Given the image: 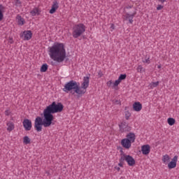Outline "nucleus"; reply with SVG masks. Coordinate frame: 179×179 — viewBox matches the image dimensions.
Masks as SVG:
<instances>
[{
    "label": "nucleus",
    "mask_w": 179,
    "mask_h": 179,
    "mask_svg": "<svg viewBox=\"0 0 179 179\" xmlns=\"http://www.w3.org/2000/svg\"><path fill=\"white\" fill-rule=\"evenodd\" d=\"M159 2H161L162 3H164V2H166V0H158Z\"/></svg>",
    "instance_id": "nucleus-38"
},
{
    "label": "nucleus",
    "mask_w": 179,
    "mask_h": 179,
    "mask_svg": "<svg viewBox=\"0 0 179 179\" xmlns=\"http://www.w3.org/2000/svg\"><path fill=\"white\" fill-rule=\"evenodd\" d=\"M141 152L143 155H149L150 153V145H144L141 147Z\"/></svg>",
    "instance_id": "nucleus-14"
},
{
    "label": "nucleus",
    "mask_w": 179,
    "mask_h": 179,
    "mask_svg": "<svg viewBox=\"0 0 179 179\" xmlns=\"http://www.w3.org/2000/svg\"><path fill=\"white\" fill-rule=\"evenodd\" d=\"M119 162H120V163L118 164V166L120 167H124V162H121V156H120V158L119 159Z\"/></svg>",
    "instance_id": "nucleus-31"
},
{
    "label": "nucleus",
    "mask_w": 179,
    "mask_h": 179,
    "mask_svg": "<svg viewBox=\"0 0 179 179\" xmlns=\"http://www.w3.org/2000/svg\"><path fill=\"white\" fill-rule=\"evenodd\" d=\"M14 2H15V6L19 8L22 6V1H20V0H15Z\"/></svg>",
    "instance_id": "nucleus-28"
},
{
    "label": "nucleus",
    "mask_w": 179,
    "mask_h": 179,
    "mask_svg": "<svg viewBox=\"0 0 179 179\" xmlns=\"http://www.w3.org/2000/svg\"><path fill=\"white\" fill-rule=\"evenodd\" d=\"M85 31L86 26H85V24L82 23L77 24L73 27L72 36L73 38H78V37H80Z\"/></svg>",
    "instance_id": "nucleus-5"
},
{
    "label": "nucleus",
    "mask_w": 179,
    "mask_h": 179,
    "mask_svg": "<svg viewBox=\"0 0 179 179\" xmlns=\"http://www.w3.org/2000/svg\"><path fill=\"white\" fill-rule=\"evenodd\" d=\"M115 104H121V102L120 101H118V100H116L115 101Z\"/></svg>",
    "instance_id": "nucleus-37"
},
{
    "label": "nucleus",
    "mask_w": 179,
    "mask_h": 179,
    "mask_svg": "<svg viewBox=\"0 0 179 179\" xmlns=\"http://www.w3.org/2000/svg\"><path fill=\"white\" fill-rule=\"evenodd\" d=\"M90 78L86 76L83 78V82L80 84L73 80H71L66 83L64 88L62 89L63 92L65 93H69L73 90L74 93L78 94V96H83L86 93V89L89 87Z\"/></svg>",
    "instance_id": "nucleus-1"
},
{
    "label": "nucleus",
    "mask_w": 179,
    "mask_h": 179,
    "mask_svg": "<svg viewBox=\"0 0 179 179\" xmlns=\"http://www.w3.org/2000/svg\"><path fill=\"white\" fill-rule=\"evenodd\" d=\"M99 78H101V76H103V73L99 72Z\"/></svg>",
    "instance_id": "nucleus-39"
},
{
    "label": "nucleus",
    "mask_w": 179,
    "mask_h": 179,
    "mask_svg": "<svg viewBox=\"0 0 179 179\" xmlns=\"http://www.w3.org/2000/svg\"><path fill=\"white\" fill-rule=\"evenodd\" d=\"M136 15V11H134L132 14H129V13H127L124 15L125 20H129V22L130 24H132L134 23V17H135V15Z\"/></svg>",
    "instance_id": "nucleus-8"
},
{
    "label": "nucleus",
    "mask_w": 179,
    "mask_h": 179,
    "mask_svg": "<svg viewBox=\"0 0 179 179\" xmlns=\"http://www.w3.org/2000/svg\"><path fill=\"white\" fill-rule=\"evenodd\" d=\"M144 62H145L146 64H149L150 62V60L148 59H145V61H144Z\"/></svg>",
    "instance_id": "nucleus-36"
},
{
    "label": "nucleus",
    "mask_w": 179,
    "mask_h": 179,
    "mask_svg": "<svg viewBox=\"0 0 179 179\" xmlns=\"http://www.w3.org/2000/svg\"><path fill=\"white\" fill-rule=\"evenodd\" d=\"M157 86H159V81L151 82L150 84V89H154V87H157Z\"/></svg>",
    "instance_id": "nucleus-24"
},
{
    "label": "nucleus",
    "mask_w": 179,
    "mask_h": 179,
    "mask_svg": "<svg viewBox=\"0 0 179 179\" xmlns=\"http://www.w3.org/2000/svg\"><path fill=\"white\" fill-rule=\"evenodd\" d=\"M162 162L164 164H167V163H170V156L169 155H165L162 157Z\"/></svg>",
    "instance_id": "nucleus-20"
},
{
    "label": "nucleus",
    "mask_w": 179,
    "mask_h": 179,
    "mask_svg": "<svg viewBox=\"0 0 179 179\" xmlns=\"http://www.w3.org/2000/svg\"><path fill=\"white\" fill-rule=\"evenodd\" d=\"M31 16H38L40 15V10L38 8H34L32 10L30 11Z\"/></svg>",
    "instance_id": "nucleus-17"
},
{
    "label": "nucleus",
    "mask_w": 179,
    "mask_h": 179,
    "mask_svg": "<svg viewBox=\"0 0 179 179\" xmlns=\"http://www.w3.org/2000/svg\"><path fill=\"white\" fill-rule=\"evenodd\" d=\"M4 114H5V115H9V114H10V112L9 111V110H6L4 112Z\"/></svg>",
    "instance_id": "nucleus-34"
},
{
    "label": "nucleus",
    "mask_w": 179,
    "mask_h": 179,
    "mask_svg": "<svg viewBox=\"0 0 179 179\" xmlns=\"http://www.w3.org/2000/svg\"><path fill=\"white\" fill-rule=\"evenodd\" d=\"M121 145L125 149H129L131 148L132 143L129 141L127 138H124L121 141Z\"/></svg>",
    "instance_id": "nucleus-12"
},
{
    "label": "nucleus",
    "mask_w": 179,
    "mask_h": 179,
    "mask_svg": "<svg viewBox=\"0 0 179 179\" xmlns=\"http://www.w3.org/2000/svg\"><path fill=\"white\" fill-rule=\"evenodd\" d=\"M117 171H120V167H117Z\"/></svg>",
    "instance_id": "nucleus-42"
},
{
    "label": "nucleus",
    "mask_w": 179,
    "mask_h": 179,
    "mask_svg": "<svg viewBox=\"0 0 179 179\" xmlns=\"http://www.w3.org/2000/svg\"><path fill=\"white\" fill-rule=\"evenodd\" d=\"M137 72H138L139 73H142V72H145V70L143 69V67H142V65L138 66Z\"/></svg>",
    "instance_id": "nucleus-27"
},
{
    "label": "nucleus",
    "mask_w": 179,
    "mask_h": 179,
    "mask_svg": "<svg viewBox=\"0 0 179 179\" xmlns=\"http://www.w3.org/2000/svg\"><path fill=\"white\" fill-rule=\"evenodd\" d=\"M169 125L173 126L174 124H176V120L173 117H169L167 120Z\"/></svg>",
    "instance_id": "nucleus-23"
},
{
    "label": "nucleus",
    "mask_w": 179,
    "mask_h": 179,
    "mask_svg": "<svg viewBox=\"0 0 179 179\" xmlns=\"http://www.w3.org/2000/svg\"><path fill=\"white\" fill-rule=\"evenodd\" d=\"M120 129L121 132H129L131 131V127L127 122H123L120 124Z\"/></svg>",
    "instance_id": "nucleus-7"
},
{
    "label": "nucleus",
    "mask_w": 179,
    "mask_h": 179,
    "mask_svg": "<svg viewBox=\"0 0 179 179\" xmlns=\"http://www.w3.org/2000/svg\"><path fill=\"white\" fill-rule=\"evenodd\" d=\"M120 83H121V81L119 79L116 80L115 81V83H113V87L118 86V85H120Z\"/></svg>",
    "instance_id": "nucleus-29"
},
{
    "label": "nucleus",
    "mask_w": 179,
    "mask_h": 179,
    "mask_svg": "<svg viewBox=\"0 0 179 179\" xmlns=\"http://www.w3.org/2000/svg\"><path fill=\"white\" fill-rule=\"evenodd\" d=\"M48 70V65L47 64H43L41 67V72H47Z\"/></svg>",
    "instance_id": "nucleus-22"
},
{
    "label": "nucleus",
    "mask_w": 179,
    "mask_h": 179,
    "mask_svg": "<svg viewBox=\"0 0 179 179\" xmlns=\"http://www.w3.org/2000/svg\"><path fill=\"white\" fill-rule=\"evenodd\" d=\"M129 117H131V113L129 111H126L125 112L126 120H129Z\"/></svg>",
    "instance_id": "nucleus-30"
},
{
    "label": "nucleus",
    "mask_w": 179,
    "mask_h": 179,
    "mask_svg": "<svg viewBox=\"0 0 179 179\" xmlns=\"http://www.w3.org/2000/svg\"><path fill=\"white\" fill-rule=\"evenodd\" d=\"M22 124L25 131H30L31 129V120L29 119H24L22 122Z\"/></svg>",
    "instance_id": "nucleus-10"
},
{
    "label": "nucleus",
    "mask_w": 179,
    "mask_h": 179,
    "mask_svg": "<svg viewBox=\"0 0 179 179\" xmlns=\"http://www.w3.org/2000/svg\"><path fill=\"white\" fill-rule=\"evenodd\" d=\"M3 12H5V6L0 4V22L3 20Z\"/></svg>",
    "instance_id": "nucleus-18"
},
{
    "label": "nucleus",
    "mask_w": 179,
    "mask_h": 179,
    "mask_svg": "<svg viewBox=\"0 0 179 179\" xmlns=\"http://www.w3.org/2000/svg\"><path fill=\"white\" fill-rule=\"evenodd\" d=\"M162 8H163V6L158 5V6L157 7V10H162Z\"/></svg>",
    "instance_id": "nucleus-33"
},
{
    "label": "nucleus",
    "mask_w": 179,
    "mask_h": 179,
    "mask_svg": "<svg viewBox=\"0 0 179 179\" xmlns=\"http://www.w3.org/2000/svg\"><path fill=\"white\" fill-rule=\"evenodd\" d=\"M49 55L51 59L56 62H64L66 58V50L64 43H56L52 46L48 48Z\"/></svg>",
    "instance_id": "nucleus-2"
},
{
    "label": "nucleus",
    "mask_w": 179,
    "mask_h": 179,
    "mask_svg": "<svg viewBox=\"0 0 179 179\" xmlns=\"http://www.w3.org/2000/svg\"><path fill=\"white\" fill-rule=\"evenodd\" d=\"M157 68H158L159 69H160V68H162V66H161V65H159V66H157Z\"/></svg>",
    "instance_id": "nucleus-41"
},
{
    "label": "nucleus",
    "mask_w": 179,
    "mask_h": 179,
    "mask_svg": "<svg viewBox=\"0 0 179 179\" xmlns=\"http://www.w3.org/2000/svg\"><path fill=\"white\" fill-rule=\"evenodd\" d=\"M120 152V162H127V164L130 166H135L136 161L132 156L126 155L122 150Z\"/></svg>",
    "instance_id": "nucleus-6"
},
{
    "label": "nucleus",
    "mask_w": 179,
    "mask_h": 179,
    "mask_svg": "<svg viewBox=\"0 0 179 179\" xmlns=\"http://www.w3.org/2000/svg\"><path fill=\"white\" fill-rule=\"evenodd\" d=\"M131 8H132V6H128L126 7V9H131Z\"/></svg>",
    "instance_id": "nucleus-40"
},
{
    "label": "nucleus",
    "mask_w": 179,
    "mask_h": 179,
    "mask_svg": "<svg viewBox=\"0 0 179 179\" xmlns=\"http://www.w3.org/2000/svg\"><path fill=\"white\" fill-rule=\"evenodd\" d=\"M21 37H24V40L29 41V40L31 39V37H33V33H31L30 30L24 31L22 32Z\"/></svg>",
    "instance_id": "nucleus-9"
},
{
    "label": "nucleus",
    "mask_w": 179,
    "mask_h": 179,
    "mask_svg": "<svg viewBox=\"0 0 179 179\" xmlns=\"http://www.w3.org/2000/svg\"><path fill=\"white\" fill-rule=\"evenodd\" d=\"M7 127H8L7 131H9V132H10V131H13V129H15V124L12 122H8Z\"/></svg>",
    "instance_id": "nucleus-19"
},
{
    "label": "nucleus",
    "mask_w": 179,
    "mask_h": 179,
    "mask_svg": "<svg viewBox=\"0 0 179 179\" xmlns=\"http://www.w3.org/2000/svg\"><path fill=\"white\" fill-rule=\"evenodd\" d=\"M64 110V105L61 102L57 103L56 101H53L50 105L46 107L44 109L43 112L45 113L48 117L52 120L54 121L53 114L57 113H62Z\"/></svg>",
    "instance_id": "nucleus-3"
},
{
    "label": "nucleus",
    "mask_w": 179,
    "mask_h": 179,
    "mask_svg": "<svg viewBox=\"0 0 179 179\" xmlns=\"http://www.w3.org/2000/svg\"><path fill=\"white\" fill-rule=\"evenodd\" d=\"M126 139H128V141H129L130 143H134V142H135V139H136L135 134L131 133V132L129 133L126 136Z\"/></svg>",
    "instance_id": "nucleus-15"
},
{
    "label": "nucleus",
    "mask_w": 179,
    "mask_h": 179,
    "mask_svg": "<svg viewBox=\"0 0 179 179\" xmlns=\"http://www.w3.org/2000/svg\"><path fill=\"white\" fill-rule=\"evenodd\" d=\"M23 143H24L25 145H29V143H30V138H29V136H25L23 138Z\"/></svg>",
    "instance_id": "nucleus-25"
},
{
    "label": "nucleus",
    "mask_w": 179,
    "mask_h": 179,
    "mask_svg": "<svg viewBox=\"0 0 179 179\" xmlns=\"http://www.w3.org/2000/svg\"><path fill=\"white\" fill-rule=\"evenodd\" d=\"M17 24H20V26H23L24 24V19L20 15H17Z\"/></svg>",
    "instance_id": "nucleus-21"
},
{
    "label": "nucleus",
    "mask_w": 179,
    "mask_h": 179,
    "mask_svg": "<svg viewBox=\"0 0 179 179\" xmlns=\"http://www.w3.org/2000/svg\"><path fill=\"white\" fill-rule=\"evenodd\" d=\"M133 108L134 111H141V110H142V103L140 102H135L133 104Z\"/></svg>",
    "instance_id": "nucleus-16"
},
{
    "label": "nucleus",
    "mask_w": 179,
    "mask_h": 179,
    "mask_svg": "<svg viewBox=\"0 0 179 179\" xmlns=\"http://www.w3.org/2000/svg\"><path fill=\"white\" fill-rule=\"evenodd\" d=\"M43 117V120L41 117H37L35 119L34 128L37 132H41L43 129L42 125H43L45 128H48V127H51V124H52V121L44 111Z\"/></svg>",
    "instance_id": "nucleus-4"
},
{
    "label": "nucleus",
    "mask_w": 179,
    "mask_h": 179,
    "mask_svg": "<svg viewBox=\"0 0 179 179\" xmlns=\"http://www.w3.org/2000/svg\"><path fill=\"white\" fill-rule=\"evenodd\" d=\"M125 79H127V74H121L118 80L121 82L122 80H125Z\"/></svg>",
    "instance_id": "nucleus-26"
},
{
    "label": "nucleus",
    "mask_w": 179,
    "mask_h": 179,
    "mask_svg": "<svg viewBox=\"0 0 179 179\" xmlns=\"http://www.w3.org/2000/svg\"><path fill=\"white\" fill-rule=\"evenodd\" d=\"M110 29H112V30H114L115 29L114 24H111Z\"/></svg>",
    "instance_id": "nucleus-35"
},
{
    "label": "nucleus",
    "mask_w": 179,
    "mask_h": 179,
    "mask_svg": "<svg viewBox=\"0 0 179 179\" xmlns=\"http://www.w3.org/2000/svg\"><path fill=\"white\" fill-rule=\"evenodd\" d=\"M178 159V156L176 155L172 159V161L168 164L169 169H176L177 166V160Z\"/></svg>",
    "instance_id": "nucleus-11"
},
{
    "label": "nucleus",
    "mask_w": 179,
    "mask_h": 179,
    "mask_svg": "<svg viewBox=\"0 0 179 179\" xmlns=\"http://www.w3.org/2000/svg\"><path fill=\"white\" fill-rule=\"evenodd\" d=\"M111 85H113V81L109 80V81L107 82V86L108 87H111Z\"/></svg>",
    "instance_id": "nucleus-32"
},
{
    "label": "nucleus",
    "mask_w": 179,
    "mask_h": 179,
    "mask_svg": "<svg viewBox=\"0 0 179 179\" xmlns=\"http://www.w3.org/2000/svg\"><path fill=\"white\" fill-rule=\"evenodd\" d=\"M58 8H59V6L58 5V1H57V0L53 1V4L52 6L51 9L50 10V13L51 15H52V13H55Z\"/></svg>",
    "instance_id": "nucleus-13"
}]
</instances>
